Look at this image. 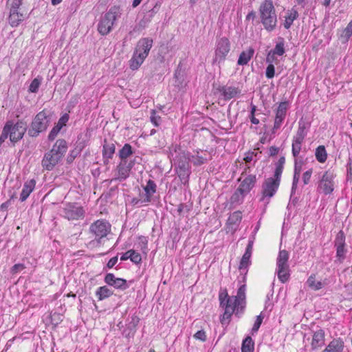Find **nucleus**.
I'll return each instance as SVG.
<instances>
[{
  "mask_svg": "<svg viewBox=\"0 0 352 352\" xmlns=\"http://www.w3.org/2000/svg\"><path fill=\"white\" fill-rule=\"evenodd\" d=\"M285 163V157H280L275 164V170L273 177H270L265 179L262 184V201H264L266 198L270 199L277 192L280 184V179Z\"/></svg>",
  "mask_w": 352,
  "mask_h": 352,
  "instance_id": "1",
  "label": "nucleus"
},
{
  "mask_svg": "<svg viewBox=\"0 0 352 352\" xmlns=\"http://www.w3.org/2000/svg\"><path fill=\"white\" fill-rule=\"evenodd\" d=\"M153 40L150 37L142 38L138 41L129 60V66L132 70L138 69L144 63L153 47Z\"/></svg>",
  "mask_w": 352,
  "mask_h": 352,
  "instance_id": "2",
  "label": "nucleus"
},
{
  "mask_svg": "<svg viewBox=\"0 0 352 352\" xmlns=\"http://www.w3.org/2000/svg\"><path fill=\"white\" fill-rule=\"evenodd\" d=\"M236 301V299L230 298L226 290L221 292V307L224 308V312L221 317L222 325L230 324L233 314L240 317L239 315L243 312L245 306L239 305Z\"/></svg>",
  "mask_w": 352,
  "mask_h": 352,
  "instance_id": "3",
  "label": "nucleus"
},
{
  "mask_svg": "<svg viewBox=\"0 0 352 352\" xmlns=\"http://www.w3.org/2000/svg\"><path fill=\"white\" fill-rule=\"evenodd\" d=\"M52 120V113L46 109L38 112L33 118L28 134L31 138H36L40 133L45 131Z\"/></svg>",
  "mask_w": 352,
  "mask_h": 352,
  "instance_id": "4",
  "label": "nucleus"
},
{
  "mask_svg": "<svg viewBox=\"0 0 352 352\" xmlns=\"http://www.w3.org/2000/svg\"><path fill=\"white\" fill-rule=\"evenodd\" d=\"M261 21L268 32L273 31L277 23V16L272 0H265L260 6Z\"/></svg>",
  "mask_w": 352,
  "mask_h": 352,
  "instance_id": "5",
  "label": "nucleus"
},
{
  "mask_svg": "<svg viewBox=\"0 0 352 352\" xmlns=\"http://www.w3.org/2000/svg\"><path fill=\"white\" fill-rule=\"evenodd\" d=\"M178 152L177 146L175 148V153L177 154L174 157V163L175 169L178 177L181 182L186 184L188 182V178L190 174L189 162H190V153H186L182 151L180 147H178Z\"/></svg>",
  "mask_w": 352,
  "mask_h": 352,
  "instance_id": "6",
  "label": "nucleus"
},
{
  "mask_svg": "<svg viewBox=\"0 0 352 352\" xmlns=\"http://www.w3.org/2000/svg\"><path fill=\"white\" fill-rule=\"evenodd\" d=\"M27 131V123L23 120H19L16 123L13 120H8L2 130L3 136L9 138L14 144L20 141Z\"/></svg>",
  "mask_w": 352,
  "mask_h": 352,
  "instance_id": "7",
  "label": "nucleus"
},
{
  "mask_svg": "<svg viewBox=\"0 0 352 352\" xmlns=\"http://www.w3.org/2000/svg\"><path fill=\"white\" fill-rule=\"evenodd\" d=\"M120 14L119 6H114L111 7L109 10L100 17L97 25L98 32L102 36H106L109 34Z\"/></svg>",
  "mask_w": 352,
  "mask_h": 352,
  "instance_id": "8",
  "label": "nucleus"
},
{
  "mask_svg": "<svg viewBox=\"0 0 352 352\" xmlns=\"http://www.w3.org/2000/svg\"><path fill=\"white\" fill-rule=\"evenodd\" d=\"M288 260L289 252L285 250H280L276 258V273L278 280L282 283L287 282L290 278V270Z\"/></svg>",
  "mask_w": 352,
  "mask_h": 352,
  "instance_id": "9",
  "label": "nucleus"
},
{
  "mask_svg": "<svg viewBox=\"0 0 352 352\" xmlns=\"http://www.w3.org/2000/svg\"><path fill=\"white\" fill-rule=\"evenodd\" d=\"M111 224L104 219H99L91 223L89 226V233L94 239L90 243H100L101 240L111 232Z\"/></svg>",
  "mask_w": 352,
  "mask_h": 352,
  "instance_id": "10",
  "label": "nucleus"
},
{
  "mask_svg": "<svg viewBox=\"0 0 352 352\" xmlns=\"http://www.w3.org/2000/svg\"><path fill=\"white\" fill-rule=\"evenodd\" d=\"M336 175L328 170L322 173L317 183V192L324 195H331L334 190Z\"/></svg>",
  "mask_w": 352,
  "mask_h": 352,
  "instance_id": "11",
  "label": "nucleus"
},
{
  "mask_svg": "<svg viewBox=\"0 0 352 352\" xmlns=\"http://www.w3.org/2000/svg\"><path fill=\"white\" fill-rule=\"evenodd\" d=\"M83 208L77 203H67L62 209V215L68 220H77L84 217Z\"/></svg>",
  "mask_w": 352,
  "mask_h": 352,
  "instance_id": "12",
  "label": "nucleus"
},
{
  "mask_svg": "<svg viewBox=\"0 0 352 352\" xmlns=\"http://www.w3.org/2000/svg\"><path fill=\"white\" fill-rule=\"evenodd\" d=\"M289 107V102L287 100L280 102L278 104L277 108L275 109V119L272 129V133H275L276 131L280 128L286 118L287 112Z\"/></svg>",
  "mask_w": 352,
  "mask_h": 352,
  "instance_id": "13",
  "label": "nucleus"
},
{
  "mask_svg": "<svg viewBox=\"0 0 352 352\" xmlns=\"http://www.w3.org/2000/svg\"><path fill=\"white\" fill-rule=\"evenodd\" d=\"M104 280L108 285L122 291L128 289L129 287L126 279L116 278L112 273L107 274Z\"/></svg>",
  "mask_w": 352,
  "mask_h": 352,
  "instance_id": "14",
  "label": "nucleus"
},
{
  "mask_svg": "<svg viewBox=\"0 0 352 352\" xmlns=\"http://www.w3.org/2000/svg\"><path fill=\"white\" fill-rule=\"evenodd\" d=\"M60 155H57L50 151L47 152L42 160L41 164L44 169L52 170L61 161Z\"/></svg>",
  "mask_w": 352,
  "mask_h": 352,
  "instance_id": "15",
  "label": "nucleus"
},
{
  "mask_svg": "<svg viewBox=\"0 0 352 352\" xmlns=\"http://www.w3.org/2000/svg\"><path fill=\"white\" fill-rule=\"evenodd\" d=\"M160 6L161 3L160 1H155V0H148L144 5V10H146L144 16L151 22L154 16L159 12Z\"/></svg>",
  "mask_w": 352,
  "mask_h": 352,
  "instance_id": "16",
  "label": "nucleus"
},
{
  "mask_svg": "<svg viewBox=\"0 0 352 352\" xmlns=\"http://www.w3.org/2000/svg\"><path fill=\"white\" fill-rule=\"evenodd\" d=\"M241 219V213L239 211H236L231 214L226 223V232H234L237 229Z\"/></svg>",
  "mask_w": 352,
  "mask_h": 352,
  "instance_id": "17",
  "label": "nucleus"
},
{
  "mask_svg": "<svg viewBox=\"0 0 352 352\" xmlns=\"http://www.w3.org/2000/svg\"><path fill=\"white\" fill-rule=\"evenodd\" d=\"M144 195H140L143 197V201L151 202L153 195L156 192L157 185L155 182L152 179H148L146 182V185L144 186Z\"/></svg>",
  "mask_w": 352,
  "mask_h": 352,
  "instance_id": "18",
  "label": "nucleus"
},
{
  "mask_svg": "<svg viewBox=\"0 0 352 352\" xmlns=\"http://www.w3.org/2000/svg\"><path fill=\"white\" fill-rule=\"evenodd\" d=\"M324 331L322 329L314 333L311 343L312 350H316L324 344Z\"/></svg>",
  "mask_w": 352,
  "mask_h": 352,
  "instance_id": "19",
  "label": "nucleus"
},
{
  "mask_svg": "<svg viewBox=\"0 0 352 352\" xmlns=\"http://www.w3.org/2000/svg\"><path fill=\"white\" fill-rule=\"evenodd\" d=\"M256 179V175H249L241 183L239 190L242 194H246L254 186Z\"/></svg>",
  "mask_w": 352,
  "mask_h": 352,
  "instance_id": "20",
  "label": "nucleus"
},
{
  "mask_svg": "<svg viewBox=\"0 0 352 352\" xmlns=\"http://www.w3.org/2000/svg\"><path fill=\"white\" fill-rule=\"evenodd\" d=\"M67 143L64 139H58L51 148V153L60 155L63 158L67 151Z\"/></svg>",
  "mask_w": 352,
  "mask_h": 352,
  "instance_id": "21",
  "label": "nucleus"
},
{
  "mask_svg": "<svg viewBox=\"0 0 352 352\" xmlns=\"http://www.w3.org/2000/svg\"><path fill=\"white\" fill-rule=\"evenodd\" d=\"M79 139L76 143L75 148L70 151L67 157V163L71 164L74 162V160L81 153L83 148L85 147L86 144L84 141L78 142Z\"/></svg>",
  "mask_w": 352,
  "mask_h": 352,
  "instance_id": "22",
  "label": "nucleus"
},
{
  "mask_svg": "<svg viewBox=\"0 0 352 352\" xmlns=\"http://www.w3.org/2000/svg\"><path fill=\"white\" fill-rule=\"evenodd\" d=\"M344 345L342 338L332 340L324 349V352H342Z\"/></svg>",
  "mask_w": 352,
  "mask_h": 352,
  "instance_id": "23",
  "label": "nucleus"
},
{
  "mask_svg": "<svg viewBox=\"0 0 352 352\" xmlns=\"http://www.w3.org/2000/svg\"><path fill=\"white\" fill-rule=\"evenodd\" d=\"M36 185V181L32 179L25 182L22 191L20 195V201L21 202L25 201L34 190Z\"/></svg>",
  "mask_w": 352,
  "mask_h": 352,
  "instance_id": "24",
  "label": "nucleus"
},
{
  "mask_svg": "<svg viewBox=\"0 0 352 352\" xmlns=\"http://www.w3.org/2000/svg\"><path fill=\"white\" fill-rule=\"evenodd\" d=\"M24 19L23 14L21 13L19 10L10 9L9 14V24L14 28L17 27Z\"/></svg>",
  "mask_w": 352,
  "mask_h": 352,
  "instance_id": "25",
  "label": "nucleus"
},
{
  "mask_svg": "<svg viewBox=\"0 0 352 352\" xmlns=\"http://www.w3.org/2000/svg\"><path fill=\"white\" fill-rule=\"evenodd\" d=\"M299 14L296 10L292 8L291 10H287L285 12V15L284 16L285 21L283 23V26L285 29L288 30L291 28L293 22L298 17Z\"/></svg>",
  "mask_w": 352,
  "mask_h": 352,
  "instance_id": "26",
  "label": "nucleus"
},
{
  "mask_svg": "<svg viewBox=\"0 0 352 352\" xmlns=\"http://www.w3.org/2000/svg\"><path fill=\"white\" fill-rule=\"evenodd\" d=\"M338 35L342 44L348 43L349 40L352 36V20L344 29L338 31Z\"/></svg>",
  "mask_w": 352,
  "mask_h": 352,
  "instance_id": "27",
  "label": "nucleus"
},
{
  "mask_svg": "<svg viewBox=\"0 0 352 352\" xmlns=\"http://www.w3.org/2000/svg\"><path fill=\"white\" fill-rule=\"evenodd\" d=\"M116 170H117L116 179H118L119 181H124L129 177L131 171L126 167V161L121 162L117 166Z\"/></svg>",
  "mask_w": 352,
  "mask_h": 352,
  "instance_id": "28",
  "label": "nucleus"
},
{
  "mask_svg": "<svg viewBox=\"0 0 352 352\" xmlns=\"http://www.w3.org/2000/svg\"><path fill=\"white\" fill-rule=\"evenodd\" d=\"M254 54V50L252 47H249L248 50L241 52L239 54L237 64L242 66L246 65L253 57Z\"/></svg>",
  "mask_w": 352,
  "mask_h": 352,
  "instance_id": "29",
  "label": "nucleus"
},
{
  "mask_svg": "<svg viewBox=\"0 0 352 352\" xmlns=\"http://www.w3.org/2000/svg\"><path fill=\"white\" fill-rule=\"evenodd\" d=\"M208 154L206 153H203L201 151V154H200V153L197 151L195 155L190 154V162L195 166H201L206 163L208 160Z\"/></svg>",
  "mask_w": 352,
  "mask_h": 352,
  "instance_id": "30",
  "label": "nucleus"
},
{
  "mask_svg": "<svg viewBox=\"0 0 352 352\" xmlns=\"http://www.w3.org/2000/svg\"><path fill=\"white\" fill-rule=\"evenodd\" d=\"M116 151V146L113 143L107 142L104 139L102 146V157L112 158Z\"/></svg>",
  "mask_w": 352,
  "mask_h": 352,
  "instance_id": "31",
  "label": "nucleus"
},
{
  "mask_svg": "<svg viewBox=\"0 0 352 352\" xmlns=\"http://www.w3.org/2000/svg\"><path fill=\"white\" fill-rule=\"evenodd\" d=\"M254 341L251 336H247L242 341L241 352H254Z\"/></svg>",
  "mask_w": 352,
  "mask_h": 352,
  "instance_id": "32",
  "label": "nucleus"
},
{
  "mask_svg": "<svg viewBox=\"0 0 352 352\" xmlns=\"http://www.w3.org/2000/svg\"><path fill=\"white\" fill-rule=\"evenodd\" d=\"M113 294V291L109 289L107 286L99 287L96 292V296L98 297V300H103Z\"/></svg>",
  "mask_w": 352,
  "mask_h": 352,
  "instance_id": "33",
  "label": "nucleus"
},
{
  "mask_svg": "<svg viewBox=\"0 0 352 352\" xmlns=\"http://www.w3.org/2000/svg\"><path fill=\"white\" fill-rule=\"evenodd\" d=\"M310 124L305 122L300 119L298 122V128L296 131V135L305 138L307 135Z\"/></svg>",
  "mask_w": 352,
  "mask_h": 352,
  "instance_id": "34",
  "label": "nucleus"
},
{
  "mask_svg": "<svg viewBox=\"0 0 352 352\" xmlns=\"http://www.w3.org/2000/svg\"><path fill=\"white\" fill-rule=\"evenodd\" d=\"M239 91L234 87H221V95H223L226 100L234 98Z\"/></svg>",
  "mask_w": 352,
  "mask_h": 352,
  "instance_id": "35",
  "label": "nucleus"
},
{
  "mask_svg": "<svg viewBox=\"0 0 352 352\" xmlns=\"http://www.w3.org/2000/svg\"><path fill=\"white\" fill-rule=\"evenodd\" d=\"M230 298H233L234 299H236V302L239 304V305H245V285H242L239 287L237 291V295L236 296H230Z\"/></svg>",
  "mask_w": 352,
  "mask_h": 352,
  "instance_id": "36",
  "label": "nucleus"
},
{
  "mask_svg": "<svg viewBox=\"0 0 352 352\" xmlns=\"http://www.w3.org/2000/svg\"><path fill=\"white\" fill-rule=\"evenodd\" d=\"M133 148L131 144L126 143L123 147L119 151V157L121 162L126 161V159L133 154Z\"/></svg>",
  "mask_w": 352,
  "mask_h": 352,
  "instance_id": "37",
  "label": "nucleus"
},
{
  "mask_svg": "<svg viewBox=\"0 0 352 352\" xmlns=\"http://www.w3.org/2000/svg\"><path fill=\"white\" fill-rule=\"evenodd\" d=\"M315 155L319 162L324 163L327 159V153L324 146H318L316 149Z\"/></svg>",
  "mask_w": 352,
  "mask_h": 352,
  "instance_id": "38",
  "label": "nucleus"
},
{
  "mask_svg": "<svg viewBox=\"0 0 352 352\" xmlns=\"http://www.w3.org/2000/svg\"><path fill=\"white\" fill-rule=\"evenodd\" d=\"M274 54L278 56H283L285 52V40L283 37H278V41L273 50H271Z\"/></svg>",
  "mask_w": 352,
  "mask_h": 352,
  "instance_id": "39",
  "label": "nucleus"
},
{
  "mask_svg": "<svg viewBox=\"0 0 352 352\" xmlns=\"http://www.w3.org/2000/svg\"><path fill=\"white\" fill-rule=\"evenodd\" d=\"M333 243L335 248L346 246V236L343 230H341L337 233Z\"/></svg>",
  "mask_w": 352,
  "mask_h": 352,
  "instance_id": "40",
  "label": "nucleus"
},
{
  "mask_svg": "<svg viewBox=\"0 0 352 352\" xmlns=\"http://www.w3.org/2000/svg\"><path fill=\"white\" fill-rule=\"evenodd\" d=\"M307 285L314 291H318L322 288L323 284L321 281H316V275L311 274L307 280Z\"/></svg>",
  "mask_w": 352,
  "mask_h": 352,
  "instance_id": "41",
  "label": "nucleus"
},
{
  "mask_svg": "<svg viewBox=\"0 0 352 352\" xmlns=\"http://www.w3.org/2000/svg\"><path fill=\"white\" fill-rule=\"evenodd\" d=\"M336 257L337 258L336 261H338L339 263H343V261H344V259L346 257V254L348 252L346 246L337 248H336Z\"/></svg>",
  "mask_w": 352,
  "mask_h": 352,
  "instance_id": "42",
  "label": "nucleus"
},
{
  "mask_svg": "<svg viewBox=\"0 0 352 352\" xmlns=\"http://www.w3.org/2000/svg\"><path fill=\"white\" fill-rule=\"evenodd\" d=\"M42 78L40 76H37L35 78L29 87L28 91L31 93H36L38 90V88L41 84Z\"/></svg>",
  "mask_w": 352,
  "mask_h": 352,
  "instance_id": "43",
  "label": "nucleus"
},
{
  "mask_svg": "<svg viewBox=\"0 0 352 352\" xmlns=\"http://www.w3.org/2000/svg\"><path fill=\"white\" fill-rule=\"evenodd\" d=\"M230 43L227 38H221V57L225 56L230 52Z\"/></svg>",
  "mask_w": 352,
  "mask_h": 352,
  "instance_id": "44",
  "label": "nucleus"
},
{
  "mask_svg": "<svg viewBox=\"0 0 352 352\" xmlns=\"http://www.w3.org/2000/svg\"><path fill=\"white\" fill-rule=\"evenodd\" d=\"M250 257H251V255H250L249 253L243 254V255L241 258V262H240V265H239L240 270L246 269L248 267V266L250 264Z\"/></svg>",
  "mask_w": 352,
  "mask_h": 352,
  "instance_id": "45",
  "label": "nucleus"
},
{
  "mask_svg": "<svg viewBox=\"0 0 352 352\" xmlns=\"http://www.w3.org/2000/svg\"><path fill=\"white\" fill-rule=\"evenodd\" d=\"M263 320V316H262V314H261L260 315L256 316V319L254 324L251 330V333L252 335H254L258 331V329L262 324Z\"/></svg>",
  "mask_w": 352,
  "mask_h": 352,
  "instance_id": "46",
  "label": "nucleus"
},
{
  "mask_svg": "<svg viewBox=\"0 0 352 352\" xmlns=\"http://www.w3.org/2000/svg\"><path fill=\"white\" fill-rule=\"evenodd\" d=\"M300 173H296L294 171L292 186L291 189V198L292 197L293 195H294L296 192L297 185L300 179Z\"/></svg>",
  "mask_w": 352,
  "mask_h": 352,
  "instance_id": "47",
  "label": "nucleus"
},
{
  "mask_svg": "<svg viewBox=\"0 0 352 352\" xmlns=\"http://www.w3.org/2000/svg\"><path fill=\"white\" fill-rule=\"evenodd\" d=\"M140 319L138 316L133 315L131 317V320L127 324V329L130 330V331H135L136 327L139 323Z\"/></svg>",
  "mask_w": 352,
  "mask_h": 352,
  "instance_id": "48",
  "label": "nucleus"
},
{
  "mask_svg": "<svg viewBox=\"0 0 352 352\" xmlns=\"http://www.w3.org/2000/svg\"><path fill=\"white\" fill-rule=\"evenodd\" d=\"M150 120L155 126H158L160 124L161 117L157 115L155 109L151 111Z\"/></svg>",
  "mask_w": 352,
  "mask_h": 352,
  "instance_id": "49",
  "label": "nucleus"
},
{
  "mask_svg": "<svg viewBox=\"0 0 352 352\" xmlns=\"http://www.w3.org/2000/svg\"><path fill=\"white\" fill-rule=\"evenodd\" d=\"M304 164L302 157L294 158V171L296 173H301L302 166Z\"/></svg>",
  "mask_w": 352,
  "mask_h": 352,
  "instance_id": "50",
  "label": "nucleus"
},
{
  "mask_svg": "<svg viewBox=\"0 0 352 352\" xmlns=\"http://www.w3.org/2000/svg\"><path fill=\"white\" fill-rule=\"evenodd\" d=\"M302 144H292V153L294 158L300 157V153L302 150Z\"/></svg>",
  "mask_w": 352,
  "mask_h": 352,
  "instance_id": "51",
  "label": "nucleus"
},
{
  "mask_svg": "<svg viewBox=\"0 0 352 352\" xmlns=\"http://www.w3.org/2000/svg\"><path fill=\"white\" fill-rule=\"evenodd\" d=\"M69 118V116L68 113H64L58 120L57 124H56L59 129H62L64 126L66 125Z\"/></svg>",
  "mask_w": 352,
  "mask_h": 352,
  "instance_id": "52",
  "label": "nucleus"
},
{
  "mask_svg": "<svg viewBox=\"0 0 352 352\" xmlns=\"http://www.w3.org/2000/svg\"><path fill=\"white\" fill-rule=\"evenodd\" d=\"M275 75V67L273 64H269L267 66L265 71V76L268 79H272L274 77Z\"/></svg>",
  "mask_w": 352,
  "mask_h": 352,
  "instance_id": "53",
  "label": "nucleus"
},
{
  "mask_svg": "<svg viewBox=\"0 0 352 352\" xmlns=\"http://www.w3.org/2000/svg\"><path fill=\"white\" fill-rule=\"evenodd\" d=\"M131 261L135 264H140L142 262V256L140 254L136 252L133 250H131Z\"/></svg>",
  "mask_w": 352,
  "mask_h": 352,
  "instance_id": "54",
  "label": "nucleus"
},
{
  "mask_svg": "<svg viewBox=\"0 0 352 352\" xmlns=\"http://www.w3.org/2000/svg\"><path fill=\"white\" fill-rule=\"evenodd\" d=\"M25 268V266L23 263H17L14 265L10 269V273L12 275L16 274L17 273L21 272Z\"/></svg>",
  "mask_w": 352,
  "mask_h": 352,
  "instance_id": "55",
  "label": "nucleus"
},
{
  "mask_svg": "<svg viewBox=\"0 0 352 352\" xmlns=\"http://www.w3.org/2000/svg\"><path fill=\"white\" fill-rule=\"evenodd\" d=\"M150 23L151 22L146 18L143 16V18L139 21V23H138L137 26L135 28L134 30H143L146 28Z\"/></svg>",
  "mask_w": 352,
  "mask_h": 352,
  "instance_id": "56",
  "label": "nucleus"
},
{
  "mask_svg": "<svg viewBox=\"0 0 352 352\" xmlns=\"http://www.w3.org/2000/svg\"><path fill=\"white\" fill-rule=\"evenodd\" d=\"M148 239L147 237L144 236H139V246L140 249L144 252L147 250Z\"/></svg>",
  "mask_w": 352,
  "mask_h": 352,
  "instance_id": "57",
  "label": "nucleus"
},
{
  "mask_svg": "<svg viewBox=\"0 0 352 352\" xmlns=\"http://www.w3.org/2000/svg\"><path fill=\"white\" fill-rule=\"evenodd\" d=\"M61 129H59L58 126H56V125L52 129V130L50 131L49 135H48V140L49 141H53L56 137L57 136V135L58 134V133L60 132Z\"/></svg>",
  "mask_w": 352,
  "mask_h": 352,
  "instance_id": "58",
  "label": "nucleus"
},
{
  "mask_svg": "<svg viewBox=\"0 0 352 352\" xmlns=\"http://www.w3.org/2000/svg\"><path fill=\"white\" fill-rule=\"evenodd\" d=\"M312 168L306 170L302 175V181L305 185H307L310 182L311 177L312 175Z\"/></svg>",
  "mask_w": 352,
  "mask_h": 352,
  "instance_id": "59",
  "label": "nucleus"
},
{
  "mask_svg": "<svg viewBox=\"0 0 352 352\" xmlns=\"http://www.w3.org/2000/svg\"><path fill=\"white\" fill-rule=\"evenodd\" d=\"M194 338L204 342L206 340V332L204 330H199L194 335Z\"/></svg>",
  "mask_w": 352,
  "mask_h": 352,
  "instance_id": "60",
  "label": "nucleus"
},
{
  "mask_svg": "<svg viewBox=\"0 0 352 352\" xmlns=\"http://www.w3.org/2000/svg\"><path fill=\"white\" fill-rule=\"evenodd\" d=\"M23 0H12L10 9L19 10L22 5Z\"/></svg>",
  "mask_w": 352,
  "mask_h": 352,
  "instance_id": "61",
  "label": "nucleus"
},
{
  "mask_svg": "<svg viewBox=\"0 0 352 352\" xmlns=\"http://www.w3.org/2000/svg\"><path fill=\"white\" fill-rule=\"evenodd\" d=\"M276 54L273 53L272 50H270L266 57V62L269 64H272L273 62L276 60Z\"/></svg>",
  "mask_w": 352,
  "mask_h": 352,
  "instance_id": "62",
  "label": "nucleus"
},
{
  "mask_svg": "<svg viewBox=\"0 0 352 352\" xmlns=\"http://www.w3.org/2000/svg\"><path fill=\"white\" fill-rule=\"evenodd\" d=\"M346 168L348 177L352 180V157H349Z\"/></svg>",
  "mask_w": 352,
  "mask_h": 352,
  "instance_id": "63",
  "label": "nucleus"
},
{
  "mask_svg": "<svg viewBox=\"0 0 352 352\" xmlns=\"http://www.w3.org/2000/svg\"><path fill=\"white\" fill-rule=\"evenodd\" d=\"M148 202L143 201V198L142 199L133 198L131 200V204L133 206H137L138 207H140L144 204H146Z\"/></svg>",
  "mask_w": 352,
  "mask_h": 352,
  "instance_id": "64",
  "label": "nucleus"
}]
</instances>
